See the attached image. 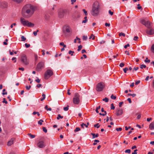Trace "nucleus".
<instances>
[{"label": "nucleus", "instance_id": "obj_1", "mask_svg": "<svg viewBox=\"0 0 154 154\" xmlns=\"http://www.w3.org/2000/svg\"><path fill=\"white\" fill-rule=\"evenodd\" d=\"M34 12V9L32 5L28 4L23 8L22 14L23 16L26 18H29L31 17Z\"/></svg>", "mask_w": 154, "mask_h": 154}, {"label": "nucleus", "instance_id": "obj_2", "mask_svg": "<svg viewBox=\"0 0 154 154\" xmlns=\"http://www.w3.org/2000/svg\"><path fill=\"white\" fill-rule=\"evenodd\" d=\"M100 6L99 3L95 2L93 4L91 11V15L94 17L97 16L99 14Z\"/></svg>", "mask_w": 154, "mask_h": 154}, {"label": "nucleus", "instance_id": "obj_3", "mask_svg": "<svg viewBox=\"0 0 154 154\" xmlns=\"http://www.w3.org/2000/svg\"><path fill=\"white\" fill-rule=\"evenodd\" d=\"M20 21L22 24L24 26H27L28 27H33L34 24L29 22V21L26 20L24 18L21 17L20 19Z\"/></svg>", "mask_w": 154, "mask_h": 154}, {"label": "nucleus", "instance_id": "obj_4", "mask_svg": "<svg viewBox=\"0 0 154 154\" xmlns=\"http://www.w3.org/2000/svg\"><path fill=\"white\" fill-rule=\"evenodd\" d=\"M80 95L79 94L77 93H75L74 94V96L73 98V102L75 104H79L80 101Z\"/></svg>", "mask_w": 154, "mask_h": 154}, {"label": "nucleus", "instance_id": "obj_5", "mask_svg": "<svg viewBox=\"0 0 154 154\" xmlns=\"http://www.w3.org/2000/svg\"><path fill=\"white\" fill-rule=\"evenodd\" d=\"M21 62L25 65H28L29 63V59L27 58L26 56L25 55H22L21 57Z\"/></svg>", "mask_w": 154, "mask_h": 154}, {"label": "nucleus", "instance_id": "obj_6", "mask_svg": "<svg viewBox=\"0 0 154 154\" xmlns=\"http://www.w3.org/2000/svg\"><path fill=\"white\" fill-rule=\"evenodd\" d=\"M52 71L50 69H48L45 72L44 74V78L47 79L53 75Z\"/></svg>", "mask_w": 154, "mask_h": 154}, {"label": "nucleus", "instance_id": "obj_7", "mask_svg": "<svg viewBox=\"0 0 154 154\" xmlns=\"http://www.w3.org/2000/svg\"><path fill=\"white\" fill-rule=\"evenodd\" d=\"M105 86L103 82L98 83L96 87V90L98 91H102Z\"/></svg>", "mask_w": 154, "mask_h": 154}, {"label": "nucleus", "instance_id": "obj_8", "mask_svg": "<svg viewBox=\"0 0 154 154\" xmlns=\"http://www.w3.org/2000/svg\"><path fill=\"white\" fill-rule=\"evenodd\" d=\"M44 62H39L37 65L36 68V70L38 71H40L41 69L44 67Z\"/></svg>", "mask_w": 154, "mask_h": 154}, {"label": "nucleus", "instance_id": "obj_9", "mask_svg": "<svg viewBox=\"0 0 154 154\" xmlns=\"http://www.w3.org/2000/svg\"><path fill=\"white\" fill-rule=\"evenodd\" d=\"M66 11L65 10H61L58 13V16L60 18H63L65 15Z\"/></svg>", "mask_w": 154, "mask_h": 154}, {"label": "nucleus", "instance_id": "obj_10", "mask_svg": "<svg viewBox=\"0 0 154 154\" xmlns=\"http://www.w3.org/2000/svg\"><path fill=\"white\" fill-rule=\"evenodd\" d=\"M147 34L149 35H152L154 34V29L152 28L147 29L146 31Z\"/></svg>", "mask_w": 154, "mask_h": 154}, {"label": "nucleus", "instance_id": "obj_11", "mask_svg": "<svg viewBox=\"0 0 154 154\" xmlns=\"http://www.w3.org/2000/svg\"><path fill=\"white\" fill-rule=\"evenodd\" d=\"M37 146L40 148H44L45 146V144L43 141H39L37 144Z\"/></svg>", "mask_w": 154, "mask_h": 154}, {"label": "nucleus", "instance_id": "obj_12", "mask_svg": "<svg viewBox=\"0 0 154 154\" xmlns=\"http://www.w3.org/2000/svg\"><path fill=\"white\" fill-rule=\"evenodd\" d=\"M123 113V110L120 108H118L116 109V116H118L122 114Z\"/></svg>", "mask_w": 154, "mask_h": 154}, {"label": "nucleus", "instance_id": "obj_13", "mask_svg": "<svg viewBox=\"0 0 154 154\" xmlns=\"http://www.w3.org/2000/svg\"><path fill=\"white\" fill-rule=\"evenodd\" d=\"M71 30V29L69 26H66L64 27L63 31L64 33L66 32L69 33L70 32Z\"/></svg>", "mask_w": 154, "mask_h": 154}, {"label": "nucleus", "instance_id": "obj_14", "mask_svg": "<svg viewBox=\"0 0 154 154\" xmlns=\"http://www.w3.org/2000/svg\"><path fill=\"white\" fill-rule=\"evenodd\" d=\"M151 24L152 23L149 21H147V22L145 26H146L148 28V29H150L152 28V26L151 25Z\"/></svg>", "mask_w": 154, "mask_h": 154}, {"label": "nucleus", "instance_id": "obj_15", "mask_svg": "<svg viewBox=\"0 0 154 154\" xmlns=\"http://www.w3.org/2000/svg\"><path fill=\"white\" fill-rule=\"evenodd\" d=\"M14 143V139H11L7 143V145L8 146L11 145Z\"/></svg>", "mask_w": 154, "mask_h": 154}, {"label": "nucleus", "instance_id": "obj_16", "mask_svg": "<svg viewBox=\"0 0 154 154\" xmlns=\"http://www.w3.org/2000/svg\"><path fill=\"white\" fill-rule=\"evenodd\" d=\"M149 128L150 130H153L154 129V122H152L150 124Z\"/></svg>", "mask_w": 154, "mask_h": 154}, {"label": "nucleus", "instance_id": "obj_17", "mask_svg": "<svg viewBox=\"0 0 154 154\" xmlns=\"http://www.w3.org/2000/svg\"><path fill=\"white\" fill-rule=\"evenodd\" d=\"M89 123L88 122L87 123V124H84V123H82V124H81V126L83 128H84V126H85L86 128H87L89 125Z\"/></svg>", "mask_w": 154, "mask_h": 154}, {"label": "nucleus", "instance_id": "obj_18", "mask_svg": "<svg viewBox=\"0 0 154 154\" xmlns=\"http://www.w3.org/2000/svg\"><path fill=\"white\" fill-rule=\"evenodd\" d=\"M140 22L143 25H145L146 22H147V21H146L145 20L143 19L140 20Z\"/></svg>", "mask_w": 154, "mask_h": 154}, {"label": "nucleus", "instance_id": "obj_19", "mask_svg": "<svg viewBox=\"0 0 154 154\" xmlns=\"http://www.w3.org/2000/svg\"><path fill=\"white\" fill-rule=\"evenodd\" d=\"M91 134L92 135V138L94 139L95 138V137H97L98 136V134H95L94 133H91Z\"/></svg>", "mask_w": 154, "mask_h": 154}, {"label": "nucleus", "instance_id": "obj_20", "mask_svg": "<svg viewBox=\"0 0 154 154\" xmlns=\"http://www.w3.org/2000/svg\"><path fill=\"white\" fill-rule=\"evenodd\" d=\"M13 1L17 3H19L22 2L23 0H12Z\"/></svg>", "mask_w": 154, "mask_h": 154}, {"label": "nucleus", "instance_id": "obj_21", "mask_svg": "<svg viewBox=\"0 0 154 154\" xmlns=\"http://www.w3.org/2000/svg\"><path fill=\"white\" fill-rule=\"evenodd\" d=\"M28 135L31 138H33L35 137V135H32L31 134H28Z\"/></svg>", "mask_w": 154, "mask_h": 154}, {"label": "nucleus", "instance_id": "obj_22", "mask_svg": "<svg viewBox=\"0 0 154 154\" xmlns=\"http://www.w3.org/2000/svg\"><path fill=\"white\" fill-rule=\"evenodd\" d=\"M42 96L43 97V98H41L40 99L41 101H43L45 98V95L44 94H42Z\"/></svg>", "mask_w": 154, "mask_h": 154}, {"label": "nucleus", "instance_id": "obj_23", "mask_svg": "<svg viewBox=\"0 0 154 154\" xmlns=\"http://www.w3.org/2000/svg\"><path fill=\"white\" fill-rule=\"evenodd\" d=\"M44 121L40 119L38 121V124L40 125H42V123Z\"/></svg>", "mask_w": 154, "mask_h": 154}, {"label": "nucleus", "instance_id": "obj_24", "mask_svg": "<svg viewBox=\"0 0 154 154\" xmlns=\"http://www.w3.org/2000/svg\"><path fill=\"white\" fill-rule=\"evenodd\" d=\"M63 116H61L60 115L58 114L57 116V120L59 119L60 118L63 119Z\"/></svg>", "mask_w": 154, "mask_h": 154}, {"label": "nucleus", "instance_id": "obj_25", "mask_svg": "<svg viewBox=\"0 0 154 154\" xmlns=\"http://www.w3.org/2000/svg\"><path fill=\"white\" fill-rule=\"evenodd\" d=\"M45 109L47 110V111H51V108H48V107L47 105H46L45 107Z\"/></svg>", "mask_w": 154, "mask_h": 154}, {"label": "nucleus", "instance_id": "obj_26", "mask_svg": "<svg viewBox=\"0 0 154 154\" xmlns=\"http://www.w3.org/2000/svg\"><path fill=\"white\" fill-rule=\"evenodd\" d=\"M151 50L152 52L154 53V44L152 46L151 48Z\"/></svg>", "mask_w": 154, "mask_h": 154}, {"label": "nucleus", "instance_id": "obj_27", "mask_svg": "<svg viewBox=\"0 0 154 154\" xmlns=\"http://www.w3.org/2000/svg\"><path fill=\"white\" fill-rule=\"evenodd\" d=\"M21 41H25L26 40V38L23 36H22L21 37Z\"/></svg>", "mask_w": 154, "mask_h": 154}, {"label": "nucleus", "instance_id": "obj_28", "mask_svg": "<svg viewBox=\"0 0 154 154\" xmlns=\"http://www.w3.org/2000/svg\"><path fill=\"white\" fill-rule=\"evenodd\" d=\"M81 130L80 129L79 127H77L74 130V131L75 132H77L80 131Z\"/></svg>", "mask_w": 154, "mask_h": 154}, {"label": "nucleus", "instance_id": "obj_29", "mask_svg": "<svg viewBox=\"0 0 154 154\" xmlns=\"http://www.w3.org/2000/svg\"><path fill=\"white\" fill-rule=\"evenodd\" d=\"M102 100L106 102H107L108 101L109 99L108 98L105 97V98L103 99Z\"/></svg>", "mask_w": 154, "mask_h": 154}, {"label": "nucleus", "instance_id": "obj_30", "mask_svg": "<svg viewBox=\"0 0 154 154\" xmlns=\"http://www.w3.org/2000/svg\"><path fill=\"white\" fill-rule=\"evenodd\" d=\"M69 106L67 105L66 107H64L63 110L65 111H67L69 109Z\"/></svg>", "mask_w": 154, "mask_h": 154}, {"label": "nucleus", "instance_id": "obj_31", "mask_svg": "<svg viewBox=\"0 0 154 154\" xmlns=\"http://www.w3.org/2000/svg\"><path fill=\"white\" fill-rule=\"evenodd\" d=\"M37 114V115L38 116H39L40 115V114L39 113V112H34L33 113H32V114L34 115H35V114Z\"/></svg>", "mask_w": 154, "mask_h": 154}, {"label": "nucleus", "instance_id": "obj_32", "mask_svg": "<svg viewBox=\"0 0 154 154\" xmlns=\"http://www.w3.org/2000/svg\"><path fill=\"white\" fill-rule=\"evenodd\" d=\"M115 108V107L114 106L113 103H112L111 104V109H114Z\"/></svg>", "mask_w": 154, "mask_h": 154}, {"label": "nucleus", "instance_id": "obj_33", "mask_svg": "<svg viewBox=\"0 0 154 154\" xmlns=\"http://www.w3.org/2000/svg\"><path fill=\"white\" fill-rule=\"evenodd\" d=\"M60 45H62L63 46L64 48H66V45H64V43L63 42H60Z\"/></svg>", "mask_w": 154, "mask_h": 154}, {"label": "nucleus", "instance_id": "obj_34", "mask_svg": "<svg viewBox=\"0 0 154 154\" xmlns=\"http://www.w3.org/2000/svg\"><path fill=\"white\" fill-rule=\"evenodd\" d=\"M111 98L112 99L115 100L116 98V97L115 96H114L113 94H112L111 96Z\"/></svg>", "mask_w": 154, "mask_h": 154}, {"label": "nucleus", "instance_id": "obj_35", "mask_svg": "<svg viewBox=\"0 0 154 154\" xmlns=\"http://www.w3.org/2000/svg\"><path fill=\"white\" fill-rule=\"evenodd\" d=\"M128 96H131L133 97H134L136 96V94H128Z\"/></svg>", "mask_w": 154, "mask_h": 154}, {"label": "nucleus", "instance_id": "obj_36", "mask_svg": "<svg viewBox=\"0 0 154 154\" xmlns=\"http://www.w3.org/2000/svg\"><path fill=\"white\" fill-rule=\"evenodd\" d=\"M92 38V39L94 40L95 39V36L93 34H91V36L89 37V39Z\"/></svg>", "mask_w": 154, "mask_h": 154}, {"label": "nucleus", "instance_id": "obj_37", "mask_svg": "<svg viewBox=\"0 0 154 154\" xmlns=\"http://www.w3.org/2000/svg\"><path fill=\"white\" fill-rule=\"evenodd\" d=\"M82 45H79L78 47V51H80L82 48Z\"/></svg>", "mask_w": 154, "mask_h": 154}, {"label": "nucleus", "instance_id": "obj_38", "mask_svg": "<svg viewBox=\"0 0 154 154\" xmlns=\"http://www.w3.org/2000/svg\"><path fill=\"white\" fill-rule=\"evenodd\" d=\"M125 152L126 153H130L131 152V150L130 149H127L125 150Z\"/></svg>", "mask_w": 154, "mask_h": 154}, {"label": "nucleus", "instance_id": "obj_39", "mask_svg": "<svg viewBox=\"0 0 154 154\" xmlns=\"http://www.w3.org/2000/svg\"><path fill=\"white\" fill-rule=\"evenodd\" d=\"M74 51H69V54H70L71 55V56L73 55V54L74 53Z\"/></svg>", "mask_w": 154, "mask_h": 154}, {"label": "nucleus", "instance_id": "obj_40", "mask_svg": "<svg viewBox=\"0 0 154 154\" xmlns=\"http://www.w3.org/2000/svg\"><path fill=\"white\" fill-rule=\"evenodd\" d=\"M128 70V68L126 67L124 69H123V71L125 73H126L127 71Z\"/></svg>", "mask_w": 154, "mask_h": 154}, {"label": "nucleus", "instance_id": "obj_41", "mask_svg": "<svg viewBox=\"0 0 154 154\" xmlns=\"http://www.w3.org/2000/svg\"><path fill=\"white\" fill-rule=\"evenodd\" d=\"M146 66L144 64H142L140 65V68L141 69H143V68H146Z\"/></svg>", "mask_w": 154, "mask_h": 154}, {"label": "nucleus", "instance_id": "obj_42", "mask_svg": "<svg viewBox=\"0 0 154 154\" xmlns=\"http://www.w3.org/2000/svg\"><path fill=\"white\" fill-rule=\"evenodd\" d=\"M148 58H146V60H145V62L146 63H149L150 62V61L149 60H148Z\"/></svg>", "mask_w": 154, "mask_h": 154}, {"label": "nucleus", "instance_id": "obj_43", "mask_svg": "<svg viewBox=\"0 0 154 154\" xmlns=\"http://www.w3.org/2000/svg\"><path fill=\"white\" fill-rule=\"evenodd\" d=\"M42 129H43V131L45 133H46L47 131V129H46V128L45 127H43L42 128Z\"/></svg>", "mask_w": 154, "mask_h": 154}, {"label": "nucleus", "instance_id": "obj_44", "mask_svg": "<svg viewBox=\"0 0 154 154\" xmlns=\"http://www.w3.org/2000/svg\"><path fill=\"white\" fill-rule=\"evenodd\" d=\"M119 35L120 36H123L125 37V33L121 32L119 33Z\"/></svg>", "mask_w": 154, "mask_h": 154}, {"label": "nucleus", "instance_id": "obj_45", "mask_svg": "<svg viewBox=\"0 0 154 154\" xmlns=\"http://www.w3.org/2000/svg\"><path fill=\"white\" fill-rule=\"evenodd\" d=\"M138 68H139L138 67H134L133 69V70H132V72H134V71H137L138 69Z\"/></svg>", "mask_w": 154, "mask_h": 154}, {"label": "nucleus", "instance_id": "obj_46", "mask_svg": "<svg viewBox=\"0 0 154 154\" xmlns=\"http://www.w3.org/2000/svg\"><path fill=\"white\" fill-rule=\"evenodd\" d=\"M38 32V30H37L36 31H34L33 32V34L35 36H36L37 35V32Z\"/></svg>", "mask_w": 154, "mask_h": 154}, {"label": "nucleus", "instance_id": "obj_47", "mask_svg": "<svg viewBox=\"0 0 154 154\" xmlns=\"http://www.w3.org/2000/svg\"><path fill=\"white\" fill-rule=\"evenodd\" d=\"M99 123H97L94 125V126L95 127H97V128H98L100 127V125H99Z\"/></svg>", "mask_w": 154, "mask_h": 154}, {"label": "nucleus", "instance_id": "obj_48", "mask_svg": "<svg viewBox=\"0 0 154 154\" xmlns=\"http://www.w3.org/2000/svg\"><path fill=\"white\" fill-rule=\"evenodd\" d=\"M109 13L111 15H112L113 14V12L112 11L110 10H109Z\"/></svg>", "mask_w": 154, "mask_h": 154}, {"label": "nucleus", "instance_id": "obj_49", "mask_svg": "<svg viewBox=\"0 0 154 154\" xmlns=\"http://www.w3.org/2000/svg\"><path fill=\"white\" fill-rule=\"evenodd\" d=\"M84 12L85 15H87L88 14H87V11L85 10V9H83V10H82Z\"/></svg>", "mask_w": 154, "mask_h": 154}, {"label": "nucleus", "instance_id": "obj_50", "mask_svg": "<svg viewBox=\"0 0 154 154\" xmlns=\"http://www.w3.org/2000/svg\"><path fill=\"white\" fill-rule=\"evenodd\" d=\"M25 46L26 48H28L30 46V45L29 44H27V43H26L25 44Z\"/></svg>", "mask_w": 154, "mask_h": 154}, {"label": "nucleus", "instance_id": "obj_51", "mask_svg": "<svg viewBox=\"0 0 154 154\" xmlns=\"http://www.w3.org/2000/svg\"><path fill=\"white\" fill-rule=\"evenodd\" d=\"M116 130L117 131H122V128H116Z\"/></svg>", "mask_w": 154, "mask_h": 154}, {"label": "nucleus", "instance_id": "obj_52", "mask_svg": "<svg viewBox=\"0 0 154 154\" xmlns=\"http://www.w3.org/2000/svg\"><path fill=\"white\" fill-rule=\"evenodd\" d=\"M2 102L3 103H5L6 104H7L8 103V102L6 101V99L5 98H3Z\"/></svg>", "mask_w": 154, "mask_h": 154}, {"label": "nucleus", "instance_id": "obj_53", "mask_svg": "<svg viewBox=\"0 0 154 154\" xmlns=\"http://www.w3.org/2000/svg\"><path fill=\"white\" fill-rule=\"evenodd\" d=\"M139 38L137 36H135L134 37V40L135 41H137L138 39Z\"/></svg>", "mask_w": 154, "mask_h": 154}, {"label": "nucleus", "instance_id": "obj_54", "mask_svg": "<svg viewBox=\"0 0 154 154\" xmlns=\"http://www.w3.org/2000/svg\"><path fill=\"white\" fill-rule=\"evenodd\" d=\"M125 64L123 63H121L119 65V66L121 67H123L124 66Z\"/></svg>", "mask_w": 154, "mask_h": 154}, {"label": "nucleus", "instance_id": "obj_55", "mask_svg": "<svg viewBox=\"0 0 154 154\" xmlns=\"http://www.w3.org/2000/svg\"><path fill=\"white\" fill-rule=\"evenodd\" d=\"M16 25V23H13V24H11V28H13V26H15Z\"/></svg>", "mask_w": 154, "mask_h": 154}, {"label": "nucleus", "instance_id": "obj_56", "mask_svg": "<svg viewBox=\"0 0 154 154\" xmlns=\"http://www.w3.org/2000/svg\"><path fill=\"white\" fill-rule=\"evenodd\" d=\"M31 86L30 85H29V86H26V88L27 90H29L31 88Z\"/></svg>", "mask_w": 154, "mask_h": 154}, {"label": "nucleus", "instance_id": "obj_57", "mask_svg": "<svg viewBox=\"0 0 154 154\" xmlns=\"http://www.w3.org/2000/svg\"><path fill=\"white\" fill-rule=\"evenodd\" d=\"M41 86H42V85L40 84H38L36 86V87L38 88H40Z\"/></svg>", "mask_w": 154, "mask_h": 154}, {"label": "nucleus", "instance_id": "obj_58", "mask_svg": "<svg viewBox=\"0 0 154 154\" xmlns=\"http://www.w3.org/2000/svg\"><path fill=\"white\" fill-rule=\"evenodd\" d=\"M16 59H17V58L16 57H14L12 58V60H14V62L15 63L16 62Z\"/></svg>", "mask_w": 154, "mask_h": 154}, {"label": "nucleus", "instance_id": "obj_59", "mask_svg": "<svg viewBox=\"0 0 154 154\" xmlns=\"http://www.w3.org/2000/svg\"><path fill=\"white\" fill-rule=\"evenodd\" d=\"M137 9H140L142 8V7L141 6H140V5L139 4H138L137 5Z\"/></svg>", "mask_w": 154, "mask_h": 154}, {"label": "nucleus", "instance_id": "obj_60", "mask_svg": "<svg viewBox=\"0 0 154 154\" xmlns=\"http://www.w3.org/2000/svg\"><path fill=\"white\" fill-rule=\"evenodd\" d=\"M87 38V36H83V40H86Z\"/></svg>", "mask_w": 154, "mask_h": 154}, {"label": "nucleus", "instance_id": "obj_61", "mask_svg": "<svg viewBox=\"0 0 154 154\" xmlns=\"http://www.w3.org/2000/svg\"><path fill=\"white\" fill-rule=\"evenodd\" d=\"M35 81L37 83H39L40 82V80L38 79L37 78V79L35 80Z\"/></svg>", "mask_w": 154, "mask_h": 154}, {"label": "nucleus", "instance_id": "obj_62", "mask_svg": "<svg viewBox=\"0 0 154 154\" xmlns=\"http://www.w3.org/2000/svg\"><path fill=\"white\" fill-rule=\"evenodd\" d=\"M137 149H135L134 151V152L132 153V154H137Z\"/></svg>", "mask_w": 154, "mask_h": 154}, {"label": "nucleus", "instance_id": "obj_63", "mask_svg": "<svg viewBox=\"0 0 154 154\" xmlns=\"http://www.w3.org/2000/svg\"><path fill=\"white\" fill-rule=\"evenodd\" d=\"M105 43V41L102 40L100 42V44H103Z\"/></svg>", "mask_w": 154, "mask_h": 154}, {"label": "nucleus", "instance_id": "obj_64", "mask_svg": "<svg viewBox=\"0 0 154 154\" xmlns=\"http://www.w3.org/2000/svg\"><path fill=\"white\" fill-rule=\"evenodd\" d=\"M123 103V102H121L119 103V107H121L122 104Z\"/></svg>", "mask_w": 154, "mask_h": 154}]
</instances>
